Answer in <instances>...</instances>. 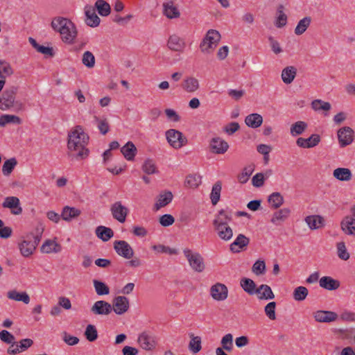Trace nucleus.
Instances as JSON below:
<instances>
[{"instance_id":"58","label":"nucleus","mask_w":355,"mask_h":355,"mask_svg":"<svg viewBox=\"0 0 355 355\" xmlns=\"http://www.w3.org/2000/svg\"><path fill=\"white\" fill-rule=\"evenodd\" d=\"M311 107L315 111L325 110L328 111L331 109V104L328 102H324L320 99H316L312 101Z\"/></svg>"},{"instance_id":"12","label":"nucleus","mask_w":355,"mask_h":355,"mask_svg":"<svg viewBox=\"0 0 355 355\" xmlns=\"http://www.w3.org/2000/svg\"><path fill=\"white\" fill-rule=\"evenodd\" d=\"M62 250V247L58 241L57 237L46 239L40 247V251L44 254H58Z\"/></svg>"},{"instance_id":"15","label":"nucleus","mask_w":355,"mask_h":355,"mask_svg":"<svg viewBox=\"0 0 355 355\" xmlns=\"http://www.w3.org/2000/svg\"><path fill=\"white\" fill-rule=\"evenodd\" d=\"M112 311L117 315H123L126 313L130 307L129 300L125 296H117L114 298Z\"/></svg>"},{"instance_id":"53","label":"nucleus","mask_w":355,"mask_h":355,"mask_svg":"<svg viewBox=\"0 0 355 355\" xmlns=\"http://www.w3.org/2000/svg\"><path fill=\"white\" fill-rule=\"evenodd\" d=\"M17 162L15 158L12 157L4 162L2 166V173L5 176H8L12 172L17 166Z\"/></svg>"},{"instance_id":"37","label":"nucleus","mask_w":355,"mask_h":355,"mask_svg":"<svg viewBox=\"0 0 355 355\" xmlns=\"http://www.w3.org/2000/svg\"><path fill=\"white\" fill-rule=\"evenodd\" d=\"M80 214V211L75 207L65 206L63 207L61 216L65 221H71L73 218L78 217Z\"/></svg>"},{"instance_id":"1","label":"nucleus","mask_w":355,"mask_h":355,"mask_svg":"<svg viewBox=\"0 0 355 355\" xmlns=\"http://www.w3.org/2000/svg\"><path fill=\"white\" fill-rule=\"evenodd\" d=\"M89 136L81 125H76L68 132L67 150L69 155L76 160L87 159L90 150L88 148Z\"/></svg>"},{"instance_id":"2","label":"nucleus","mask_w":355,"mask_h":355,"mask_svg":"<svg viewBox=\"0 0 355 355\" xmlns=\"http://www.w3.org/2000/svg\"><path fill=\"white\" fill-rule=\"evenodd\" d=\"M51 28L60 34L62 42L66 44H73L77 39L78 31L76 25L69 18L57 16L52 19Z\"/></svg>"},{"instance_id":"35","label":"nucleus","mask_w":355,"mask_h":355,"mask_svg":"<svg viewBox=\"0 0 355 355\" xmlns=\"http://www.w3.org/2000/svg\"><path fill=\"white\" fill-rule=\"evenodd\" d=\"M245 123L249 128H257L261 125L263 117L259 114L252 113L245 117Z\"/></svg>"},{"instance_id":"48","label":"nucleus","mask_w":355,"mask_h":355,"mask_svg":"<svg viewBox=\"0 0 355 355\" xmlns=\"http://www.w3.org/2000/svg\"><path fill=\"white\" fill-rule=\"evenodd\" d=\"M272 171H268L265 174L258 173L255 174L252 178V184L255 187H261L263 185L265 180L271 175Z\"/></svg>"},{"instance_id":"25","label":"nucleus","mask_w":355,"mask_h":355,"mask_svg":"<svg viewBox=\"0 0 355 355\" xmlns=\"http://www.w3.org/2000/svg\"><path fill=\"white\" fill-rule=\"evenodd\" d=\"M2 206L5 208L11 209L12 214L19 215L22 212V208L20 206V202L18 198L10 196L5 198Z\"/></svg>"},{"instance_id":"14","label":"nucleus","mask_w":355,"mask_h":355,"mask_svg":"<svg viewBox=\"0 0 355 355\" xmlns=\"http://www.w3.org/2000/svg\"><path fill=\"white\" fill-rule=\"evenodd\" d=\"M116 252L121 257L129 259L134 255V251L130 244L125 241H116L114 243Z\"/></svg>"},{"instance_id":"17","label":"nucleus","mask_w":355,"mask_h":355,"mask_svg":"<svg viewBox=\"0 0 355 355\" xmlns=\"http://www.w3.org/2000/svg\"><path fill=\"white\" fill-rule=\"evenodd\" d=\"M85 15V21L86 24L90 27H97L101 22L100 18L96 13L95 8L90 5H86L84 8Z\"/></svg>"},{"instance_id":"29","label":"nucleus","mask_w":355,"mask_h":355,"mask_svg":"<svg viewBox=\"0 0 355 355\" xmlns=\"http://www.w3.org/2000/svg\"><path fill=\"white\" fill-rule=\"evenodd\" d=\"M291 214V209L287 207H284L274 212L270 221L275 225H279L284 222Z\"/></svg>"},{"instance_id":"10","label":"nucleus","mask_w":355,"mask_h":355,"mask_svg":"<svg viewBox=\"0 0 355 355\" xmlns=\"http://www.w3.org/2000/svg\"><path fill=\"white\" fill-rule=\"evenodd\" d=\"M351 215L347 216L340 222V229L348 236L355 237V205L350 209Z\"/></svg>"},{"instance_id":"52","label":"nucleus","mask_w":355,"mask_h":355,"mask_svg":"<svg viewBox=\"0 0 355 355\" xmlns=\"http://www.w3.org/2000/svg\"><path fill=\"white\" fill-rule=\"evenodd\" d=\"M83 64L88 69H92L95 66L96 60L94 54L89 51H86L83 53L82 57Z\"/></svg>"},{"instance_id":"3","label":"nucleus","mask_w":355,"mask_h":355,"mask_svg":"<svg viewBox=\"0 0 355 355\" xmlns=\"http://www.w3.org/2000/svg\"><path fill=\"white\" fill-rule=\"evenodd\" d=\"M232 220V214L228 210H220L213 221L214 230L218 236L224 241H228L233 236V230L229 225Z\"/></svg>"},{"instance_id":"19","label":"nucleus","mask_w":355,"mask_h":355,"mask_svg":"<svg viewBox=\"0 0 355 355\" xmlns=\"http://www.w3.org/2000/svg\"><path fill=\"white\" fill-rule=\"evenodd\" d=\"M91 311L94 315H107L112 311V304L104 300H98L94 302L91 308Z\"/></svg>"},{"instance_id":"26","label":"nucleus","mask_w":355,"mask_h":355,"mask_svg":"<svg viewBox=\"0 0 355 355\" xmlns=\"http://www.w3.org/2000/svg\"><path fill=\"white\" fill-rule=\"evenodd\" d=\"M182 88L187 93H195L200 89V82L193 76L186 77L182 81Z\"/></svg>"},{"instance_id":"33","label":"nucleus","mask_w":355,"mask_h":355,"mask_svg":"<svg viewBox=\"0 0 355 355\" xmlns=\"http://www.w3.org/2000/svg\"><path fill=\"white\" fill-rule=\"evenodd\" d=\"M7 297L12 300L22 302L25 304L30 303L31 299L28 294L25 292H18L16 290H12L7 293Z\"/></svg>"},{"instance_id":"47","label":"nucleus","mask_w":355,"mask_h":355,"mask_svg":"<svg viewBox=\"0 0 355 355\" xmlns=\"http://www.w3.org/2000/svg\"><path fill=\"white\" fill-rule=\"evenodd\" d=\"M189 343V349L193 354L198 353L202 349V340L200 336L191 335Z\"/></svg>"},{"instance_id":"5","label":"nucleus","mask_w":355,"mask_h":355,"mask_svg":"<svg viewBox=\"0 0 355 355\" xmlns=\"http://www.w3.org/2000/svg\"><path fill=\"white\" fill-rule=\"evenodd\" d=\"M17 88L11 87L6 89L0 96V110L19 112L23 110L24 105L20 101L16 99Z\"/></svg>"},{"instance_id":"4","label":"nucleus","mask_w":355,"mask_h":355,"mask_svg":"<svg viewBox=\"0 0 355 355\" xmlns=\"http://www.w3.org/2000/svg\"><path fill=\"white\" fill-rule=\"evenodd\" d=\"M35 232V234L29 232L20 239L18 247L21 254L24 257H29L34 253L42 238L44 232L43 226L42 225L37 226Z\"/></svg>"},{"instance_id":"38","label":"nucleus","mask_w":355,"mask_h":355,"mask_svg":"<svg viewBox=\"0 0 355 355\" xmlns=\"http://www.w3.org/2000/svg\"><path fill=\"white\" fill-rule=\"evenodd\" d=\"M334 177L340 181H349L352 178L351 171L347 168H337L333 172Z\"/></svg>"},{"instance_id":"7","label":"nucleus","mask_w":355,"mask_h":355,"mask_svg":"<svg viewBox=\"0 0 355 355\" xmlns=\"http://www.w3.org/2000/svg\"><path fill=\"white\" fill-rule=\"evenodd\" d=\"M183 254L186 257L191 268L197 272H202L205 269V264L202 256L196 251L185 248L183 250Z\"/></svg>"},{"instance_id":"54","label":"nucleus","mask_w":355,"mask_h":355,"mask_svg":"<svg viewBox=\"0 0 355 355\" xmlns=\"http://www.w3.org/2000/svg\"><path fill=\"white\" fill-rule=\"evenodd\" d=\"M93 284L97 295H105L110 293L109 287L104 282L97 279H94Z\"/></svg>"},{"instance_id":"64","label":"nucleus","mask_w":355,"mask_h":355,"mask_svg":"<svg viewBox=\"0 0 355 355\" xmlns=\"http://www.w3.org/2000/svg\"><path fill=\"white\" fill-rule=\"evenodd\" d=\"M94 121L97 123V128L102 135H105L109 132L110 126L106 119H101L95 116Z\"/></svg>"},{"instance_id":"45","label":"nucleus","mask_w":355,"mask_h":355,"mask_svg":"<svg viewBox=\"0 0 355 355\" xmlns=\"http://www.w3.org/2000/svg\"><path fill=\"white\" fill-rule=\"evenodd\" d=\"M336 254L338 258L343 261H347L350 257L346 244L344 241L337 242L336 244Z\"/></svg>"},{"instance_id":"42","label":"nucleus","mask_w":355,"mask_h":355,"mask_svg":"<svg viewBox=\"0 0 355 355\" xmlns=\"http://www.w3.org/2000/svg\"><path fill=\"white\" fill-rule=\"evenodd\" d=\"M96 234L102 241H107L114 236V232L109 227L98 226L96 229Z\"/></svg>"},{"instance_id":"13","label":"nucleus","mask_w":355,"mask_h":355,"mask_svg":"<svg viewBox=\"0 0 355 355\" xmlns=\"http://www.w3.org/2000/svg\"><path fill=\"white\" fill-rule=\"evenodd\" d=\"M210 295L216 301H224L228 297V288L222 283H216L211 286Z\"/></svg>"},{"instance_id":"61","label":"nucleus","mask_w":355,"mask_h":355,"mask_svg":"<svg viewBox=\"0 0 355 355\" xmlns=\"http://www.w3.org/2000/svg\"><path fill=\"white\" fill-rule=\"evenodd\" d=\"M252 271L257 276L263 275L266 272V263L264 261H256L252 267Z\"/></svg>"},{"instance_id":"50","label":"nucleus","mask_w":355,"mask_h":355,"mask_svg":"<svg viewBox=\"0 0 355 355\" xmlns=\"http://www.w3.org/2000/svg\"><path fill=\"white\" fill-rule=\"evenodd\" d=\"M221 189L222 185L220 182H217L212 187L210 193V199L214 205H216L220 200Z\"/></svg>"},{"instance_id":"44","label":"nucleus","mask_w":355,"mask_h":355,"mask_svg":"<svg viewBox=\"0 0 355 355\" xmlns=\"http://www.w3.org/2000/svg\"><path fill=\"white\" fill-rule=\"evenodd\" d=\"M21 123V119L16 115L6 114L0 116V127H5L8 124L19 125Z\"/></svg>"},{"instance_id":"63","label":"nucleus","mask_w":355,"mask_h":355,"mask_svg":"<svg viewBox=\"0 0 355 355\" xmlns=\"http://www.w3.org/2000/svg\"><path fill=\"white\" fill-rule=\"evenodd\" d=\"M153 250L157 253H165L168 254H177L178 250L175 248H171L164 245H155L152 247Z\"/></svg>"},{"instance_id":"30","label":"nucleus","mask_w":355,"mask_h":355,"mask_svg":"<svg viewBox=\"0 0 355 355\" xmlns=\"http://www.w3.org/2000/svg\"><path fill=\"white\" fill-rule=\"evenodd\" d=\"M319 285L327 291H335L340 287V283L330 276H324L319 279Z\"/></svg>"},{"instance_id":"16","label":"nucleus","mask_w":355,"mask_h":355,"mask_svg":"<svg viewBox=\"0 0 355 355\" xmlns=\"http://www.w3.org/2000/svg\"><path fill=\"white\" fill-rule=\"evenodd\" d=\"M337 135L340 147L349 145L354 140V131L347 126L340 128L338 130Z\"/></svg>"},{"instance_id":"28","label":"nucleus","mask_w":355,"mask_h":355,"mask_svg":"<svg viewBox=\"0 0 355 355\" xmlns=\"http://www.w3.org/2000/svg\"><path fill=\"white\" fill-rule=\"evenodd\" d=\"M163 14L168 19H176L180 15V12L172 1H167L163 3Z\"/></svg>"},{"instance_id":"36","label":"nucleus","mask_w":355,"mask_h":355,"mask_svg":"<svg viewBox=\"0 0 355 355\" xmlns=\"http://www.w3.org/2000/svg\"><path fill=\"white\" fill-rule=\"evenodd\" d=\"M287 15L284 12V7L279 5L277 7L274 24L277 28H282L287 24Z\"/></svg>"},{"instance_id":"9","label":"nucleus","mask_w":355,"mask_h":355,"mask_svg":"<svg viewBox=\"0 0 355 355\" xmlns=\"http://www.w3.org/2000/svg\"><path fill=\"white\" fill-rule=\"evenodd\" d=\"M165 136L167 142L175 149H180L187 143V139L183 134L175 129H169L166 131Z\"/></svg>"},{"instance_id":"8","label":"nucleus","mask_w":355,"mask_h":355,"mask_svg":"<svg viewBox=\"0 0 355 355\" xmlns=\"http://www.w3.org/2000/svg\"><path fill=\"white\" fill-rule=\"evenodd\" d=\"M137 343L140 348L146 352H153L157 346V337L148 331H144L138 334Z\"/></svg>"},{"instance_id":"41","label":"nucleus","mask_w":355,"mask_h":355,"mask_svg":"<svg viewBox=\"0 0 355 355\" xmlns=\"http://www.w3.org/2000/svg\"><path fill=\"white\" fill-rule=\"evenodd\" d=\"M308 128V125L303 121H298L293 123L290 128V133L292 137H297L302 135Z\"/></svg>"},{"instance_id":"11","label":"nucleus","mask_w":355,"mask_h":355,"mask_svg":"<svg viewBox=\"0 0 355 355\" xmlns=\"http://www.w3.org/2000/svg\"><path fill=\"white\" fill-rule=\"evenodd\" d=\"M110 211L114 219L121 223H123L126 220L129 210L121 201H116L111 205Z\"/></svg>"},{"instance_id":"18","label":"nucleus","mask_w":355,"mask_h":355,"mask_svg":"<svg viewBox=\"0 0 355 355\" xmlns=\"http://www.w3.org/2000/svg\"><path fill=\"white\" fill-rule=\"evenodd\" d=\"M321 141L320 136L318 134H312L308 138L299 137L296 140V144L302 148H312L317 146Z\"/></svg>"},{"instance_id":"43","label":"nucleus","mask_w":355,"mask_h":355,"mask_svg":"<svg viewBox=\"0 0 355 355\" xmlns=\"http://www.w3.org/2000/svg\"><path fill=\"white\" fill-rule=\"evenodd\" d=\"M94 8H95L98 13L103 17L108 16L111 12L110 4L104 0H97Z\"/></svg>"},{"instance_id":"6","label":"nucleus","mask_w":355,"mask_h":355,"mask_svg":"<svg viewBox=\"0 0 355 355\" xmlns=\"http://www.w3.org/2000/svg\"><path fill=\"white\" fill-rule=\"evenodd\" d=\"M220 40L221 35L218 31L209 29L200 43V52L206 55L212 54L219 44Z\"/></svg>"},{"instance_id":"55","label":"nucleus","mask_w":355,"mask_h":355,"mask_svg":"<svg viewBox=\"0 0 355 355\" xmlns=\"http://www.w3.org/2000/svg\"><path fill=\"white\" fill-rule=\"evenodd\" d=\"M185 186L189 188H196L201 184V176L193 174L189 175L186 178Z\"/></svg>"},{"instance_id":"60","label":"nucleus","mask_w":355,"mask_h":355,"mask_svg":"<svg viewBox=\"0 0 355 355\" xmlns=\"http://www.w3.org/2000/svg\"><path fill=\"white\" fill-rule=\"evenodd\" d=\"M142 170L148 175L155 174L158 172L155 162L151 159H146L144 162L142 166Z\"/></svg>"},{"instance_id":"62","label":"nucleus","mask_w":355,"mask_h":355,"mask_svg":"<svg viewBox=\"0 0 355 355\" xmlns=\"http://www.w3.org/2000/svg\"><path fill=\"white\" fill-rule=\"evenodd\" d=\"M276 302H270L268 303L264 307V312L266 316L271 320H274L276 319Z\"/></svg>"},{"instance_id":"51","label":"nucleus","mask_w":355,"mask_h":355,"mask_svg":"<svg viewBox=\"0 0 355 355\" xmlns=\"http://www.w3.org/2000/svg\"><path fill=\"white\" fill-rule=\"evenodd\" d=\"M309 295L308 289L303 286L296 287L293 293V299L295 301L301 302L304 300Z\"/></svg>"},{"instance_id":"24","label":"nucleus","mask_w":355,"mask_h":355,"mask_svg":"<svg viewBox=\"0 0 355 355\" xmlns=\"http://www.w3.org/2000/svg\"><path fill=\"white\" fill-rule=\"evenodd\" d=\"M121 153L125 160L134 162L137 154V148L132 141H128L121 148Z\"/></svg>"},{"instance_id":"59","label":"nucleus","mask_w":355,"mask_h":355,"mask_svg":"<svg viewBox=\"0 0 355 355\" xmlns=\"http://www.w3.org/2000/svg\"><path fill=\"white\" fill-rule=\"evenodd\" d=\"M85 336L89 342L96 340L98 338V332L96 327L93 324H88L85 329Z\"/></svg>"},{"instance_id":"21","label":"nucleus","mask_w":355,"mask_h":355,"mask_svg":"<svg viewBox=\"0 0 355 355\" xmlns=\"http://www.w3.org/2000/svg\"><path fill=\"white\" fill-rule=\"evenodd\" d=\"M173 199V195L170 191H162L157 196L154 209L155 211L159 210L161 208L166 207L170 204Z\"/></svg>"},{"instance_id":"34","label":"nucleus","mask_w":355,"mask_h":355,"mask_svg":"<svg viewBox=\"0 0 355 355\" xmlns=\"http://www.w3.org/2000/svg\"><path fill=\"white\" fill-rule=\"evenodd\" d=\"M296 75L297 69L293 66H288L282 70L281 77L284 83L288 85L294 80Z\"/></svg>"},{"instance_id":"46","label":"nucleus","mask_w":355,"mask_h":355,"mask_svg":"<svg viewBox=\"0 0 355 355\" xmlns=\"http://www.w3.org/2000/svg\"><path fill=\"white\" fill-rule=\"evenodd\" d=\"M311 22V18L310 17H305L300 19L296 27L295 28V34L297 35H302L306 29L309 28Z\"/></svg>"},{"instance_id":"49","label":"nucleus","mask_w":355,"mask_h":355,"mask_svg":"<svg viewBox=\"0 0 355 355\" xmlns=\"http://www.w3.org/2000/svg\"><path fill=\"white\" fill-rule=\"evenodd\" d=\"M284 201L283 196L279 192H274L268 197L269 203L275 209H277L281 207L283 205Z\"/></svg>"},{"instance_id":"31","label":"nucleus","mask_w":355,"mask_h":355,"mask_svg":"<svg viewBox=\"0 0 355 355\" xmlns=\"http://www.w3.org/2000/svg\"><path fill=\"white\" fill-rule=\"evenodd\" d=\"M210 146L212 151L216 154H223L229 148L228 144L220 137L213 138Z\"/></svg>"},{"instance_id":"23","label":"nucleus","mask_w":355,"mask_h":355,"mask_svg":"<svg viewBox=\"0 0 355 355\" xmlns=\"http://www.w3.org/2000/svg\"><path fill=\"white\" fill-rule=\"evenodd\" d=\"M313 316L315 321L318 322H331L337 320L338 315L331 311L318 310L313 313Z\"/></svg>"},{"instance_id":"20","label":"nucleus","mask_w":355,"mask_h":355,"mask_svg":"<svg viewBox=\"0 0 355 355\" xmlns=\"http://www.w3.org/2000/svg\"><path fill=\"white\" fill-rule=\"evenodd\" d=\"M167 46L171 51L182 53L186 48V42L180 36L172 35L168 40Z\"/></svg>"},{"instance_id":"39","label":"nucleus","mask_w":355,"mask_h":355,"mask_svg":"<svg viewBox=\"0 0 355 355\" xmlns=\"http://www.w3.org/2000/svg\"><path fill=\"white\" fill-rule=\"evenodd\" d=\"M241 288L248 294L252 295L257 292V288L254 282L249 278H243L240 282Z\"/></svg>"},{"instance_id":"56","label":"nucleus","mask_w":355,"mask_h":355,"mask_svg":"<svg viewBox=\"0 0 355 355\" xmlns=\"http://www.w3.org/2000/svg\"><path fill=\"white\" fill-rule=\"evenodd\" d=\"M254 171L253 166H245L238 175V180L241 184L246 183Z\"/></svg>"},{"instance_id":"27","label":"nucleus","mask_w":355,"mask_h":355,"mask_svg":"<svg viewBox=\"0 0 355 355\" xmlns=\"http://www.w3.org/2000/svg\"><path fill=\"white\" fill-rule=\"evenodd\" d=\"M250 239L244 234H239L235 240L230 244V249L233 252H240L248 245Z\"/></svg>"},{"instance_id":"57","label":"nucleus","mask_w":355,"mask_h":355,"mask_svg":"<svg viewBox=\"0 0 355 355\" xmlns=\"http://www.w3.org/2000/svg\"><path fill=\"white\" fill-rule=\"evenodd\" d=\"M220 344L222 345L223 349L230 352L232 350L233 345V336L231 334H227L223 336Z\"/></svg>"},{"instance_id":"22","label":"nucleus","mask_w":355,"mask_h":355,"mask_svg":"<svg viewBox=\"0 0 355 355\" xmlns=\"http://www.w3.org/2000/svg\"><path fill=\"white\" fill-rule=\"evenodd\" d=\"M304 222L311 230L324 227L326 225L324 217L320 215H309L305 217Z\"/></svg>"},{"instance_id":"32","label":"nucleus","mask_w":355,"mask_h":355,"mask_svg":"<svg viewBox=\"0 0 355 355\" xmlns=\"http://www.w3.org/2000/svg\"><path fill=\"white\" fill-rule=\"evenodd\" d=\"M255 294L259 300H270L275 298V295L271 288L266 284L259 286Z\"/></svg>"},{"instance_id":"40","label":"nucleus","mask_w":355,"mask_h":355,"mask_svg":"<svg viewBox=\"0 0 355 355\" xmlns=\"http://www.w3.org/2000/svg\"><path fill=\"white\" fill-rule=\"evenodd\" d=\"M28 41L30 44L37 50V51L49 57H53L54 55V52L52 47L40 45L33 37H29Z\"/></svg>"}]
</instances>
